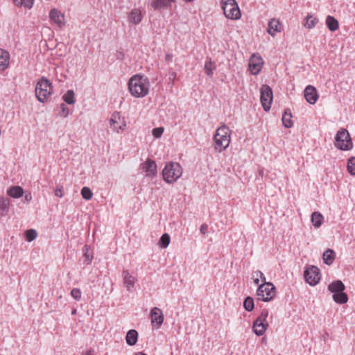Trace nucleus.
<instances>
[{
  "instance_id": "nucleus-25",
  "label": "nucleus",
  "mask_w": 355,
  "mask_h": 355,
  "mask_svg": "<svg viewBox=\"0 0 355 355\" xmlns=\"http://www.w3.org/2000/svg\"><path fill=\"white\" fill-rule=\"evenodd\" d=\"M282 123L286 128H291L293 125L292 121V114L290 110L287 109L284 111L282 116Z\"/></svg>"
},
{
  "instance_id": "nucleus-6",
  "label": "nucleus",
  "mask_w": 355,
  "mask_h": 355,
  "mask_svg": "<svg viewBox=\"0 0 355 355\" xmlns=\"http://www.w3.org/2000/svg\"><path fill=\"white\" fill-rule=\"evenodd\" d=\"M53 93L51 83L45 78H40L35 87V94L40 102L46 101Z\"/></svg>"
},
{
  "instance_id": "nucleus-35",
  "label": "nucleus",
  "mask_w": 355,
  "mask_h": 355,
  "mask_svg": "<svg viewBox=\"0 0 355 355\" xmlns=\"http://www.w3.org/2000/svg\"><path fill=\"white\" fill-rule=\"evenodd\" d=\"M170 241V236L168 234L165 233L160 238L159 245L163 248H166L169 245Z\"/></svg>"
},
{
  "instance_id": "nucleus-20",
  "label": "nucleus",
  "mask_w": 355,
  "mask_h": 355,
  "mask_svg": "<svg viewBox=\"0 0 355 355\" xmlns=\"http://www.w3.org/2000/svg\"><path fill=\"white\" fill-rule=\"evenodd\" d=\"M10 64V54L2 49H0V71H4Z\"/></svg>"
},
{
  "instance_id": "nucleus-27",
  "label": "nucleus",
  "mask_w": 355,
  "mask_h": 355,
  "mask_svg": "<svg viewBox=\"0 0 355 355\" xmlns=\"http://www.w3.org/2000/svg\"><path fill=\"white\" fill-rule=\"evenodd\" d=\"M326 24L328 28L331 31H336L339 27V24L337 19H336L334 17L328 15L326 19Z\"/></svg>"
},
{
  "instance_id": "nucleus-7",
  "label": "nucleus",
  "mask_w": 355,
  "mask_h": 355,
  "mask_svg": "<svg viewBox=\"0 0 355 355\" xmlns=\"http://www.w3.org/2000/svg\"><path fill=\"white\" fill-rule=\"evenodd\" d=\"M276 295L275 286L270 282H265L259 285L257 295L261 301L268 302L272 300Z\"/></svg>"
},
{
  "instance_id": "nucleus-18",
  "label": "nucleus",
  "mask_w": 355,
  "mask_h": 355,
  "mask_svg": "<svg viewBox=\"0 0 355 355\" xmlns=\"http://www.w3.org/2000/svg\"><path fill=\"white\" fill-rule=\"evenodd\" d=\"M143 169L147 176H155L157 174V164L155 161L148 159L144 163Z\"/></svg>"
},
{
  "instance_id": "nucleus-47",
  "label": "nucleus",
  "mask_w": 355,
  "mask_h": 355,
  "mask_svg": "<svg viewBox=\"0 0 355 355\" xmlns=\"http://www.w3.org/2000/svg\"><path fill=\"white\" fill-rule=\"evenodd\" d=\"M24 198L26 201H30L32 198L31 194V193L26 194Z\"/></svg>"
},
{
  "instance_id": "nucleus-38",
  "label": "nucleus",
  "mask_w": 355,
  "mask_h": 355,
  "mask_svg": "<svg viewBox=\"0 0 355 355\" xmlns=\"http://www.w3.org/2000/svg\"><path fill=\"white\" fill-rule=\"evenodd\" d=\"M214 69V63L211 60H207L205 63V71L209 76L213 74V70Z\"/></svg>"
},
{
  "instance_id": "nucleus-33",
  "label": "nucleus",
  "mask_w": 355,
  "mask_h": 355,
  "mask_svg": "<svg viewBox=\"0 0 355 355\" xmlns=\"http://www.w3.org/2000/svg\"><path fill=\"white\" fill-rule=\"evenodd\" d=\"M12 1L15 6H19V7L24 6L28 9L32 8V6L33 5V2H34V0H12Z\"/></svg>"
},
{
  "instance_id": "nucleus-23",
  "label": "nucleus",
  "mask_w": 355,
  "mask_h": 355,
  "mask_svg": "<svg viewBox=\"0 0 355 355\" xmlns=\"http://www.w3.org/2000/svg\"><path fill=\"white\" fill-rule=\"evenodd\" d=\"M345 288V285L340 280L333 282L328 286V289L334 293L343 291Z\"/></svg>"
},
{
  "instance_id": "nucleus-41",
  "label": "nucleus",
  "mask_w": 355,
  "mask_h": 355,
  "mask_svg": "<svg viewBox=\"0 0 355 355\" xmlns=\"http://www.w3.org/2000/svg\"><path fill=\"white\" fill-rule=\"evenodd\" d=\"M71 295L73 299L78 301L81 298L82 293L79 288H75L71 290Z\"/></svg>"
},
{
  "instance_id": "nucleus-46",
  "label": "nucleus",
  "mask_w": 355,
  "mask_h": 355,
  "mask_svg": "<svg viewBox=\"0 0 355 355\" xmlns=\"http://www.w3.org/2000/svg\"><path fill=\"white\" fill-rule=\"evenodd\" d=\"M173 58V55L171 54H166L165 56V60L167 62H171Z\"/></svg>"
},
{
  "instance_id": "nucleus-19",
  "label": "nucleus",
  "mask_w": 355,
  "mask_h": 355,
  "mask_svg": "<svg viewBox=\"0 0 355 355\" xmlns=\"http://www.w3.org/2000/svg\"><path fill=\"white\" fill-rule=\"evenodd\" d=\"M49 17L59 27H62L64 25V16L59 10L52 9L49 12Z\"/></svg>"
},
{
  "instance_id": "nucleus-32",
  "label": "nucleus",
  "mask_w": 355,
  "mask_h": 355,
  "mask_svg": "<svg viewBox=\"0 0 355 355\" xmlns=\"http://www.w3.org/2000/svg\"><path fill=\"white\" fill-rule=\"evenodd\" d=\"M318 21H319L318 18L313 17L312 15H308L306 17V22L304 23V26L309 29H311L316 26Z\"/></svg>"
},
{
  "instance_id": "nucleus-37",
  "label": "nucleus",
  "mask_w": 355,
  "mask_h": 355,
  "mask_svg": "<svg viewBox=\"0 0 355 355\" xmlns=\"http://www.w3.org/2000/svg\"><path fill=\"white\" fill-rule=\"evenodd\" d=\"M243 306L248 311H251L254 309V300L250 297H247L243 302Z\"/></svg>"
},
{
  "instance_id": "nucleus-50",
  "label": "nucleus",
  "mask_w": 355,
  "mask_h": 355,
  "mask_svg": "<svg viewBox=\"0 0 355 355\" xmlns=\"http://www.w3.org/2000/svg\"><path fill=\"white\" fill-rule=\"evenodd\" d=\"M187 2H192L193 0H184Z\"/></svg>"
},
{
  "instance_id": "nucleus-15",
  "label": "nucleus",
  "mask_w": 355,
  "mask_h": 355,
  "mask_svg": "<svg viewBox=\"0 0 355 355\" xmlns=\"http://www.w3.org/2000/svg\"><path fill=\"white\" fill-rule=\"evenodd\" d=\"M282 30V25L279 20L277 19H271L268 24L267 32L271 36L274 37L277 33H280Z\"/></svg>"
},
{
  "instance_id": "nucleus-39",
  "label": "nucleus",
  "mask_w": 355,
  "mask_h": 355,
  "mask_svg": "<svg viewBox=\"0 0 355 355\" xmlns=\"http://www.w3.org/2000/svg\"><path fill=\"white\" fill-rule=\"evenodd\" d=\"M10 205V200L6 198H0V209L3 211H7Z\"/></svg>"
},
{
  "instance_id": "nucleus-10",
  "label": "nucleus",
  "mask_w": 355,
  "mask_h": 355,
  "mask_svg": "<svg viewBox=\"0 0 355 355\" xmlns=\"http://www.w3.org/2000/svg\"><path fill=\"white\" fill-rule=\"evenodd\" d=\"M260 100L262 107L265 111H268L270 109L272 102V91L268 85H263L260 89Z\"/></svg>"
},
{
  "instance_id": "nucleus-44",
  "label": "nucleus",
  "mask_w": 355,
  "mask_h": 355,
  "mask_svg": "<svg viewBox=\"0 0 355 355\" xmlns=\"http://www.w3.org/2000/svg\"><path fill=\"white\" fill-rule=\"evenodd\" d=\"M55 195L57 197L62 198L64 196L62 187H57L55 190Z\"/></svg>"
},
{
  "instance_id": "nucleus-9",
  "label": "nucleus",
  "mask_w": 355,
  "mask_h": 355,
  "mask_svg": "<svg viewBox=\"0 0 355 355\" xmlns=\"http://www.w3.org/2000/svg\"><path fill=\"white\" fill-rule=\"evenodd\" d=\"M109 124L110 128L116 133L124 131L127 128L125 118L121 116L118 112H115L112 114L109 120Z\"/></svg>"
},
{
  "instance_id": "nucleus-36",
  "label": "nucleus",
  "mask_w": 355,
  "mask_h": 355,
  "mask_svg": "<svg viewBox=\"0 0 355 355\" xmlns=\"http://www.w3.org/2000/svg\"><path fill=\"white\" fill-rule=\"evenodd\" d=\"M81 196L84 199L89 200L93 196V193L89 187H84L81 189Z\"/></svg>"
},
{
  "instance_id": "nucleus-40",
  "label": "nucleus",
  "mask_w": 355,
  "mask_h": 355,
  "mask_svg": "<svg viewBox=\"0 0 355 355\" xmlns=\"http://www.w3.org/2000/svg\"><path fill=\"white\" fill-rule=\"evenodd\" d=\"M37 236V232L33 229L28 230L25 232L26 239L29 242L36 239Z\"/></svg>"
},
{
  "instance_id": "nucleus-42",
  "label": "nucleus",
  "mask_w": 355,
  "mask_h": 355,
  "mask_svg": "<svg viewBox=\"0 0 355 355\" xmlns=\"http://www.w3.org/2000/svg\"><path fill=\"white\" fill-rule=\"evenodd\" d=\"M164 132V128L158 127L153 129V135L155 138H159Z\"/></svg>"
},
{
  "instance_id": "nucleus-49",
  "label": "nucleus",
  "mask_w": 355,
  "mask_h": 355,
  "mask_svg": "<svg viewBox=\"0 0 355 355\" xmlns=\"http://www.w3.org/2000/svg\"><path fill=\"white\" fill-rule=\"evenodd\" d=\"M135 355H147V354H144L143 352H138Z\"/></svg>"
},
{
  "instance_id": "nucleus-5",
  "label": "nucleus",
  "mask_w": 355,
  "mask_h": 355,
  "mask_svg": "<svg viewBox=\"0 0 355 355\" xmlns=\"http://www.w3.org/2000/svg\"><path fill=\"white\" fill-rule=\"evenodd\" d=\"M334 146L341 150H350L353 142L349 132L345 128H340L335 136Z\"/></svg>"
},
{
  "instance_id": "nucleus-29",
  "label": "nucleus",
  "mask_w": 355,
  "mask_h": 355,
  "mask_svg": "<svg viewBox=\"0 0 355 355\" xmlns=\"http://www.w3.org/2000/svg\"><path fill=\"white\" fill-rule=\"evenodd\" d=\"M334 300L338 304H345L348 300V297L343 291H340L333 295Z\"/></svg>"
},
{
  "instance_id": "nucleus-4",
  "label": "nucleus",
  "mask_w": 355,
  "mask_h": 355,
  "mask_svg": "<svg viewBox=\"0 0 355 355\" xmlns=\"http://www.w3.org/2000/svg\"><path fill=\"white\" fill-rule=\"evenodd\" d=\"M221 8L227 19L238 20L241 17V12L235 0H220Z\"/></svg>"
},
{
  "instance_id": "nucleus-16",
  "label": "nucleus",
  "mask_w": 355,
  "mask_h": 355,
  "mask_svg": "<svg viewBox=\"0 0 355 355\" xmlns=\"http://www.w3.org/2000/svg\"><path fill=\"white\" fill-rule=\"evenodd\" d=\"M304 97L308 103L315 104L318 98L316 89L311 85L307 86L304 89Z\"/></svg>"
},
{
  "instance_id": "nucleus-21",
  "label": "nucleus",
  "mask_w": 355,
  "mask_h": 355,
  "mask_svg": "<svg viewBox=\"0 0 355 355\" xmlns=\"http://www.w3.org/2000/svg\"><path fill=\"white\" fill-rule=\"evenodd\" d=\"M175 0H153L151 3V6L155 10L171 7V3L175 2Z\"/></svg>"
},
{
  "instance_id": "nucleus-14",
  "label": "nucleus",
  "mask_w": 355,
  "mask_h": 355,
  "mask_svg": "<svg viewBox=\"0 0 355 355\" xmlns=\"http://www.w3.org/2000/svg\"><path fill=\"white\" fill-rule=\"evenodd\" d=\"M128 21L134 25L139 24L143 19V14L139 8L132 9L128 15Z\"/></svg>"
},
{
  "instance_id": "nucleus-8",
  "label": "nucleus",
  "mask_w": 355,
  "mask_h": 355,
  "mask_svg": "<svg viewBox=\"0 0 355 355\" xmlns=\"http://www.w3.org/2000/svg\"><path fill=\"white\" fill-rule=\"evenodd\" d=\"M268 312L266 310H263L261 314L254 320L252 325L253 332L257 336H262L266 332L268 323L267 322V318Z\"/></svg>"
},
{
  "instance_id": "nucleus-43",
  "label": "nucleus",
  "mask_w": 355,
  "mask_h": 355,
  "mask_svg": "<svg viewBox=\"0 0 355 355\" xmlns=\"http://www.w3.org/2000/svg\"><path fill=\"white\" fill-rule=\"evenodd\" d=\"M60 108H61V114H60L61 116L63 117L67 116L69 113V108L63 103L61 104Z\"/></svg>"
},
{
  "instance_id": "nucleus-13",
  "label": "nucleus",
  "mask_w": 355,
  "mask_h": 355,
  "mask_svg": "<svg viewBox=\"0 0 355 355\" xmlns=\"http://www.w3.org/2000/svg\"><path fill=\"white\" fill-rule=\"evenodd\" d=\"M164 316L162 311L157 308L154 307L150 311V320L151 324L153 327L158 329L161 327L164 322Z\"/></svg>"
},
{
  "instance_id": "nucleus-12",
  "label": "nucleus",
  "mask_w": 355,
  "mask_h": 355,
  "mask_svg": "<svg viewBox=\"0 0 355 355\" xmlns=\"http://www.w3.org/2000/svg\"><path fill=\"white\" fill-rule=\"evenodd\" d=\"M263 61L262 58L257 54H253L249 60L248 67L253 75L258 74L262 69Z\"/></svg>"
},
{
  "instance_id": "nucleus-2",
  "label": "nucleus",
  "mask_w": 355,
  "mask_h": 355,
  "mask_svg": "<svg viewBox=\"0 0 355 355\" xmlns=\"http://www.w3.org/2000/svg\"><path fill=\"white\" fill-rule=\"evenodd\" d=\"M231 130L227 125L218 128L214 137V148L218 152L225 150L230 144Z\"/></svg>"
},
{
  "instance_id": "nucleus-24",
  "label": "nucleus",
  "mask_w": 355,
  "mask_h": 355,
  "mask_svg": "<svg viewBox=\"0 0 355 355\" xmlns=\"http://www.w3.org/2000/svg\"><path fill=\"white\" fill-rule=\"evenodd\" d=\"M137 338L138 334L137 331L134 329L128 331L125 337L127 344L130 346L135 345L137 341Z\"/></svg>"
},
{
  "instance_id": "nucleus-11",
  "label": "nucleus",
  "mask_w": 355,
  "mask_h": 355,
  "mask_svg": "<svg viewBox=\"0 0 355 355\" xmlns=\"http://www.w3.org/2000/svg\"><path fill=\"white\" fill-rule=\"evenodd\" d=\"M306 282L311 286H315L320 282L321 274L320 269L314 266H311L304 271Z\"/></svg>"
},
{
  "instance_id": "nucleus-26",
  "label": "nucleus",
  "mask_w": 355,
  "mask_h": 355,
  "mask_svg": "<svg viewBox=\"0 0 355 355\" xmlns=\"http://www.w3.org/2000/svg\"><path fill=\"white\" fill-rule=\"evenodd\" d=\"M323 216L320 212L315 211L311 215V223L316 228L321 226L323 223Z\"/></svg>"
},
{
  "instance_id": "nucleus-34",
  "label": "nucleus",
  "mask_w": 355,
  "mask_h": 355,
  "mask_svg": "<svg viewBox=\"0 0 355 355\" xmlns=\"http://www.w3.org/2000/svg\"><path fill=\"white\" fill-rule=\"evenodd\" d=\"M347 171L352 175H355V157H352L347 162Z\"/></svg>"
},
{
  "instance_id": "nucleus-17",
  "label": "nucleus",
  "mask_w": 355,
  "mask_h": 355,
  "mask_svg": "<svg viewBox=\"0 0 355 355\" xmlns=\"http://www.w3.org/2000/svg\"><path fill=\"white\" fill-rule=\"evenodd\" d=\"M123 284L128 291H130L135 287L136 279L128 270H123L122 272Z\"/></svg>"
},
{
  "instance_id": "nucleus-48",
  "label": "nucleus",
  "mask_w": 355,
  "mask_h": 355,
  "mask_svg": "<svg viewBox=\"0 0 355 355\" xmlns=\"http://www.w3.org/2000/svg\"><path fill=\"white\" fill-rule=\"evenodd\" d=\"M85 355H92V351L91 350H89L86 352V354Z\"/></svg>"
},
{
  "instance_id": "nucleus-1",
  "label": "nucleus",
  "mask_w": 355,
  "mask_h": 355,
  "mask_svg": "<svg viewBox=\"0 0 355 355\" xmlns=\"http://www.w3.org/2000/svg\"><path fill=\"white\" fill-rule=\"evenodd\" d=\"M128 90L135 98H144L149 93L150 84L148 78L143 75L132 76L128 81Z\"/></svg>"
},
{
  "instance_id": "nucleus-22",
  "label": "nucleus",
  "mask_w": 355,
  "mask_h": 355,
  "mask_svg": "<svg viewBox=\"0 0 355 355\" xmlns=\"http://www.w3.org/2000/svg\"><path fill=\"white\" fill-rule=\"evenodd\" d=\"M7 194L11 198H19L24 194V189L20 186H13L7 190Z\"/></svg>"
},
{
  "instance_id": "nucleus-30",
  "label": "nucleus",
  "mask_w": 355,
  "mask_h": 355,
  "mask_svg": "<svg viewBox=\"0 0 355 355\" xmlns=\"http://www.w3.org/2000/svg\"><path fill=\"white\" fill-rule=\"evenodd\" d=\"M252 279L254 281V283L257 285L260 283V282H261L262 284L266 282V277L264 276L263 272H261L259 270L253 272Z\"/></svg>"
},
{
  "instance_id": "nucleus-31",
  "label": "nucleus",
  "mask_w": 355,
  "mask_h": 355,
  "mask_svg": "<svg viewBox=\"0 0 355 355\" xmlns=\"http://www.w3.org/2000/svg\"><path fill=\"white\" fill-rule=\"evenodd\" d=\"M63 101L69 105L75 103V94L73 90H68L63 96Z\"/></svg>"
},
{
  "instance_id": "nucleus-28",
  "label": "nucleus",
  "mask_w": 355,
  "mask_h": 355,
  "mask_svg": "<svg viewBox=\"0 0 355 355\" xmlns=\"http://www.w3.org/2000/svg\"><path fill=\"white\" fill-rule=\"evenodd\" d=\"M336 257V254L334 250L331 249L327 250L323 253V261L327 265H331L334 261Z\"/></svg>"
},
{
  "instance_id": "nucleus-51",
  "label": "nucleus",
  "mask_w": 355,
  "mask_h": 355,
  "mask_svg": "<svg viewBox=\"0 0 355 355\" xmlns=\"http://www.w3.org/2000/svg\"><path fill=\"white\" fill-rule=\"evenodd\" d=\"M76 309H74V310L72 311V313H73V314H75V313H76Z\"/></svg>"
},
{
  "instance_id": "nucleus-3",
  "label": "nucleus",
  "mask_w": 355,
  "mask_h": 355,
  "mask_svg": "<svg viewBox=\"0 0 355 355\" xmlns=\"http://www.w3.org/2000/svg\"><path fill=\"white\" fill-rule=\"evenodd\" d=\"M183 170L178 162H167L162 170V178L168 184H173L178 181L182 175Z\"/></svg>"
},
{
  "instance_id": "nucleus-45",
  "label": "nucleus",
  "mask_w": 355,
  "mask_h": 355,
  "mask_svg": "<svg viewBox=\"0 0 355 355\" xmlns=\"http://www.w3.org/2000/svg\"><path fill=\"white\" fill-rule=\"evenodd\" d=\"M208 230V226L206 224H203L200 226V231L203 234L205 235Z\"/></svg>"
}]
</instances>
